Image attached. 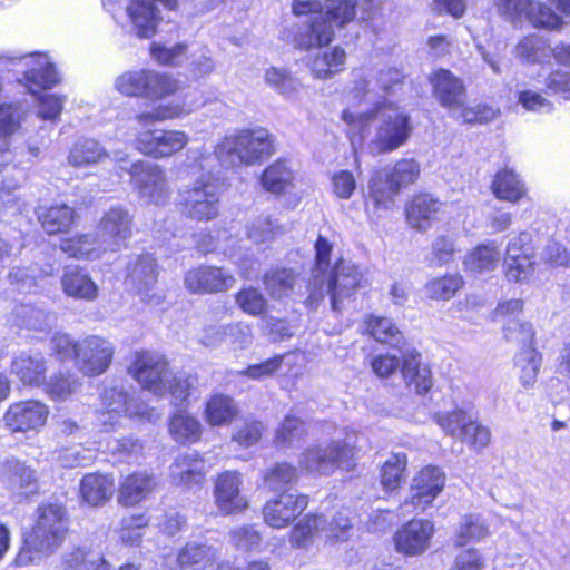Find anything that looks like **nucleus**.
Here are the masks:
<instances>
[{"instance_id":"1","label":"nucleus","mask_w":570,"mask_h":570,"mask_svg":"<svg viewBox=\"0 0 570 570\" xmlns=\"http://www.w3.org/2000/svg\"><path fill=\"white\" fill-rule=\"evenodd\" d=\"M343 119L360 132H363L370 121L375 124V134L371 139L370 147L376 154L396 150L406 142L412 131L410 117L386 101L379 102L373 110L362 112L356 117L353 114L344 112Z\"/></svg>"},{"instance_id":"2","label":"nucleus","mask_w":570,"mask_h":570,"mask_svg":"<svg viewBox=\"0 0 570 570\" xmlns=\"http://www.w3.org/2000/svg\"><path fill=\"white\" fill-rule=\"evenodd\" d=\"M432 92L439 104L448 109L451 117L464 124L488 122L497 112L494 109L478 105L465 106L466 89L461 78L454 76L450 70L439 69L430 76Z\"/></svg>"},{"instance_id":"3","label":"nucleus","mask_w":570,"mask_h":570,"mask_svg":"<svg viewBox=\"0 0 570 570\" xmlns=\"http://www.w3.org/2000/svg\"><path fill=\"white\" fill-rule=\"evenodd\" d=\"M68 531L66 510L58 504H42L38 508L37 521L24 538L26 549H21L14 562L27 566L31 562L30 551L52 553L65 540Z\"/></svg>"},{"instance_id":"4","label":"nucleus","mask_w":570,"mask_h":570,"mask_svg":"<svg viewBox=\"0 0 570 570\" xmlns=\"http://www.w3.org/2000/svg\"><path fill=\"white\" fill-rule=\"evenodd\" d=\"M272 154L271 135L265 128L242 130L227 136L215 148V157L226 168L252 166Z\"/></svg>"},{"instance_id":"5","label":"nucleus","mask_w":570,"mask_h":570,"mask_svg":"<svg viewBox=\"0 0 570 570\" xmlns=\"http://www.w3.org/2000/svg\"><path fill=\"white\" fill-rule=\"evenodd\" d=\"M419 175L420 165L414 159H400L392 168L376 171L368 183L367 210L381 217L394 206L401 189L413 184Z\"/></svg>"},{"instance_id":"6","label":"nucleus","mask_w":570,"mask_h":570,"mask_svg":"<svg viewBox=\"0 0 570 570\" xmlns=\"http://www.w3.org/2000/svg\"><path fill=\"white\" fill-rule=\"evenodd\" d=\"M355 454V444L351 438H346L306 449L299 456V465L308 473L330 475L337 469L351 468Z\"/></svg>"},{"instance_id":"7","label":"nucleus","mask_w":570,"mask_h":570,"mask_svg":"<svg viewBox=\"0 0 570 570\" xmlns=\"http://www.w3.org/2000/svg\"><path fill=\"white\" fill-rule=\"evenodd\" d=\"M181 213L195 220H210L218 215L219 187L209 174H203L178 195Z\"/></svg>"},{"instance_id":"8","label":"nucleus","mask_w":570,"mask_h":570,"mask_svg":"<svg viewBox=\"0 0 570 570\" xmlns=\"http://www.w3.org/2000/svg\"><path fill=\"white\" fill-rule=\"evenodd\" d=\"M365 278L360 268L350 261L340 259L335 263L330 274L325 275L326 292L331 296L333 311H341L345 299L353 293L364 287Z\"/></svg>"},{"instance_id":"9","label":"nucleus","mask_w":570,"mask_h":570,"mask_svg":"<svg viewBox=\"0 0 570 570\" xmlns=\"http://www.w3.org/2000/svg\"><path fill=\"white\" fill-rule=\"evenodd\" d=\"M439 425L452 438L466 442L471 448L480 451L487 448L491 440V432L488 428L479 424L463 410L438 416Z\"/></svg>"},{"instance_id":"10","label":"nucleus","mask_w":570,"mask_h":570,"mask_svg":"<svg viewBox=\"0 0 570 570\" xmlns=\"http://www.w3.org/2000/svg\"><path fill=\"white\" fill-rule=\"evenodd\" d=\"M128 173L139 196L149 203L163 205L169 198V187L165 170L150 161L131 164Z\"/></svg>"},{"instance_id":"11","label":"nucleus","mask_w":570,"mask_h":570,"mask_svg":"<svg viewBox=\"0 0 570 570\" xmlns=\"http://www.w3.org/2000/svg\"><path fill=\"white\" fill-rule=\"evenodd\" d=\"M168 364L165 357L158 353L139 352L129 372L142 389L156 395H164L167 392Z\"/></svg>"},{"instance_id":"12","label":"nucleus","mask_w":570,"mask_h":570,"mask_svg":"<svg viewBox=\"0 0 570 570\" xmlns=\"http://www.w3.org/2000/svg\"><path fill=\"white\" fill-rule=\"evenodd\" d=\"M435 533L434 523L425 519H412L393 535L395 550L406 557H420L431 547Z\"/></svg>"},{"instance_id":"13","label":"nucleus","mask_w":570,"mask_h":570,"mask_svg":"<svg viewBox=\"0 0 570 570\" xmlns=\"http://www.w3.org/2000/svg\"><path fill=\"white\" fill-rule=\"evenodd\" d=\"M114 356V346L98 335H89L78 345L76 366L85 375L97 376L109 367Z\"/></svg>"},{"instance_id":"14","label":"nucleus","mask_w":570,"mask_h":570,"mask_svg":"<svg viewBox=\"0 0 570 570\" xmlns=\"http://www.w3.org/2000/svg\"><path fill=\"white\" fill-rule=\"evenodd\" d=\"M534 252L529 243L528 234L512 238L503 259L504 274L510 282H527L534 272Z\"/></svg>"},{"instance_id":"15","label":"nucleus","mask_w":570,"mask_h":570,"mask_svg":"<svg viewBox=\"0 0 570 570\" xmlns=\"http://www.w3.org/2000/svg\"><path fill=\"white\" fill-rule=\"evenodd\" d=\"M444 484L445 474L440 468L433 465L423 468L412 480L410 495L405 500V504L425 511L441 493Z\"/></svg>"},{"instance_id":"16","label":"nucleus","mask_w":570,"mask_h":570,"mask_svg":"<svg viewBox=\"0 0 570 570\" xmlns=\"http://www.w3.org/2000/svg\"><path fill=\"white\" fill-rule=\"evenodd\" d=\"M184 284L193 294H215L228 291L234 277L222 267L200 265L187 271Z\"/></svg>"},{"instance_id":"17","label":"nucleus","mask_w":570,"mask_h":570,"mask_svg":"<svg viewBox=\"0 0 570 570\" xmlns=\"http://www.w3.org/2000/svg\"><path fill=\"white\" fill-rule=\"evenodd\" d=\"M308 497L296 492H283L266 502L263 514L265 522L276 529L291 524L307 507Z\"/></svg>"},{"instance_id":"18","label":"nucleus","mask_w":570,"mask_h":570,"mask_svg":"<svg viewBox=\"0 0 570 570\" xmlns=\"http://www.w3.org/2000/svg\"><path fill=\"white\" fill-rule=\"evenodd\" d=\"M188 136L178 130H147L137 138V149L155 158L169 157L188 144Z\"/></svg>"},{"instance_id":"19","label":"nucleus","mask_w":570,"mask_h":570,"mask_svg":"<svg viewBox=\"0 0 570 570\" xmlns=\"http://www.w3.org/2000/svg\"><path fill=\"white\" fill-rule=\"evenodd\" d=\"M336 28L323 11L313 13L297 27L294 46L301 50L321 49L332 42Z\"/></svg>"},{"instance_id":"20","label":"nucleus","mask_w":570,"mask_h":570,"mask_svg":"<svg viewBox=\"0 0 570 570\" xmlns=\"http://www.w3.org/2000/svg\"><path fill=\"white\" fill-rule=\"evenodd\" d=\"M132 217L129 212L121 207H111L107 210L99 220L97 230L101 236L105 246H108L109 252H116L131 236Z\"/></svg>"},{"instance_id":"21","label":"nucleus","mask_w":570,"mask_h":570,"mask_svg":"<svg viewBox=\"0 0 570 570\" xmlns=\"http://www.w3.org/2000/svg\"><path fill=\"white\" fill-rule=\"evenodd\" d=\"M102 409L114 412H124V415L129 417H139L153 420L157 419L158 414L147 404L130 396L128 391L118 385L105 386L101 394Z\"/></svg>"},{"instance_id":"22","label":"nucleus","mask_w":570,"mask_h":570,"mask_svg":"<svg viewBox=\"0 0 570 570\" xmlns=\"http://www.w3.org/2000/svg\"><path fill=\"white\" fill-rule=\"evenodd\" d=\"M48 413L45 404L29 400L10 405L4 414V421L12 431L26 432L42 426Z\"/></svg>"},{"instance_id":"23","label":"nucleus","mask_w":570,"mask_h":570,"mask_svg":"<svg viewBox=\"0 0 570 570\" xmlns=\"http://www.w3.org/2000/svg\"><path fill=\"white\" fill-rule=\"evenodd\" d=\"M242 476L235 471H225L215 482V502L220 512L232 514L243 511L247 502L240 495Z\"/></svg>"},{"instance_id":"24","label":"nucleus","mask_w":570,"mask_h":570,"mask_svg":"<svg viewBox=\"0 0 570 570\" xmlns=\"http://www.w3.org/2000/svg\"><path fill=\"white\" fill-rule=\"evenodd\" d=\"M126 10L137 37L149 39L156 35L163 17L153 0H131Z\"/></svg>"},{"instance_id":"25","label":"nucleus","mask_w":570,"mask_h":570,"mask_svg":"<svg viewBox=\"0 0 570 570\" xmlns=\"http://www.w3.org/2000/svg\"><path fill=\"white\" fill-rule=\"evenodd\" d=\"M332 244L320 236L315 243V268L309 281V295L306 298V305L314 308L324 298L325 272L330 265V255Z\"/></svg>"},{"instance_id":"26","label":"nucleus","mask_w":570,"mask_h":570,"mask_svg":"<svg viewBox=\"0 0 570 570\" xmlns=\"http://www.w3.org/2000/svg\"><path fill=\"white\" fill-rule=\"evenodd\" d=\"M79 492L81 499L89 505H104L115 492L114 478L110 474L88 473L80 481Z\"/></svg>"},{"instance_id":"27","label":"nucleus","mask_w":570,"mask_h":570,"mask_svg":"<svg viewBox=\"0 0 570 570\" xmlns=\"http://www.w3.org/2000/svg\"><path fill=\"white\" fill-rule=\"evenodd\" d=\"M205 474V463L195 452L178 455L170 466L173 482L186 488L202 484Z\"/></svg>"},{"instance_id":"28","label":"nucleus","mask_w":570,"mask_h":570,"mask_svg":"<svg viewBox=\"0 0 570 570\" xmlns=\"http://www.w3.org/2000/svg\"><path fill=\"white\" fill-rule=\"evenodd\" d=\"M442 204L430 194H419L406 206L409 225L417 230H426L436 218Z\"/></svg>"},{"instance_id":"29","label":"nucleus","mask_w":570,"mask_h":570,"mask_svg":"<svg viewBox=\"0 0 570 570\" xmlns=\"http://www.w3.org/2000/svg\"><path fill=\"white\" fill-rule=\"evenodd\" d=\"M346 61L345 50L341 47L322 49L311 56L307 67L317 79H330L344 69Z\"/></svg>"},{"instance_id":"30","label":"nucleus","mask_w":570,"mask_h":570,"mask_svg":"<svg viewBox=\"0 0 570 570\" xmlns=\"http://www.w3.org/2000/svg\"><path fill=\"white\" fill-rule=\"evenodd\" d=\"M63 293L73 298L95 301L98 297V286L85 269L78 266L66 267L61 277Z\"/></svg>"},{"instance_id":"31","label":"nucleus","mask_w":570,"mask_h":570,"mask_svg":"<svg viewBox=\"0 0 570 570\" xmlns=\"http://www.w3.org/2000/svg\"><path fill=\"white\" fill-rule=\"evenodd\" d=\"M105 245L98 230H96V233L76 235L72 238L62 239L60 249L70 257L97 259L109 250L108 246Z\"/></svg>"},{"instance_id":"32","label":"nucleus","mask_w":570,"mask_h":570,"mask_svg":"<svg viewBox=\"0 0 570 570\" xmlns=\"http://www.w3.org/2000/svg\"><path fill=\"white\" fill-rule=\"evenodd\" d=\"M157 282L156 261L150 255H140L127 267L126 284L139 293L147 292Z\"/></svg>"},{"instance_id":"33","label":"nucleus","mask_w":570,"mask_h":570,"mask_svg":"<svg viewBox=\"0 0 570 570\" xmlns=\"http://www.w3.org/2000/svg\"><path fill=\"white\" fill-rule=\"evenodd\" d=\"M402 375L407 385H414L417 393H425L432 386L431 370L421 364V354L415 350L403 354Z\"/></svg>"},{"instance_id":"34","label":"nucleus","mask_w":570,"mask_h":570,"mask_svg":"<svg viewBox=\"0 0 570 570\" xmlns=\"http://www.w3.org/2000/svg\"><path fill=\"white\" fill-rule=\"evenodd\" d=\"M298 282V275L292 268L274 267L263 276L264 288L273 299L288 297Z\"/></svg>"},{"instance_id":"35","label":"nucleus","mask_w":570,"mask_h":570,"mask_svg":"<svg viewBox=\"0 0 570 570\" xmlns=\"http://www.w3.org/2000/svg\"><path fill=\"white\" fill-rule=\"evenodd\" d=\"M11 366L24 385L39 386L45 382L47 366L41 354H21L12 361Z\"/></svg>"},{"instance_id":"36","label":"nucleus","mask_w":570,"mask_h":570,"mask_svg":"<svg viewBox=\"0 0 570 570\" xmlns=\"http://www.w3.org/2000/svg\"><path fill=\"white\" fill-rule=\"evenodd\" d=\"M4 478L12 491L20 494L33 493L37 490L35 471L24 463L8 459L3 464Z\"/></svg>"},{"instance_id":"37","label":"nucleus","mask_w":570,"mask_h":570,"mask_svg":"<svg viewBox=\"0 0 570 570\" xmlns=\"http://www.w3.org/2000/svg\"><path fill=\"white\" fill-rule=\"evenodd\" d=\"M13 317L18 326L39 332L50 330L56 322V316L49 311L27 303L14 308Z\"/></svg>"},{"instance_id":"38","label":"nucleus","mask_w":570,"mask_h":570,"mask_svg":"<svg viewBox=\"0 0 570 570\" xmlns=\"http://www.w3.org/2000/svg\"><path fill=\"white\" fill-rule=\"evenodd\" d=\"M154 485L153 478L147 474H130L120 484L118 502L125 507H132L142 501L151 492Z\"/></svg>"},{"instance_id":"39","label":"nucleus","mask_w":570,"mask_h":570,"mask_svg":"<svg viewBox=\"0 0 570 570\" xmlns=\"http://www.w3.org/2000/svg\"><path fill=\"white\" fill-rule=\"evenodd\" d=\"M489 525L479 514H465L461 518L453 544L463 548L470 543L480 542L489 535Z\"/></svg>"},{"instance_id":"40","label":"nucleus","mask_w":570,"mask_h":570,"mask_svg":"<svg viewBox=\"0 0 570 570\" xmlns=\"http://www.w3.org/2000/svg\"><path fill=\"white\" fill-rule=\"evenodd\" d=\"M402 80V75L396 69H384L376 73H371L356 82V90L364 96L373 94V96L382 97L389 92L393 86L399 85Z\"/></svg>"},{"instance_id":"41","label":"nucleus","mask_w":570,"mask_h":570,"mask_svg":"<svg viewBox=\"0 0 570 570\" xmlns=\"http://www.w3.org/2000/svg\"><path fill=\"white\" fill-rule=\"evenodd\" d=\"M541 355L534 347L520 350L514 356L519 382L523 389H533L541 367Z\"/></svg>"},{"instance_id":"42","label":"nucleus","mask_w":570,"mask_h":570,"mask_svg":"<svg viewBox=\"0 0 570 570\" xmlns=\"http://www.w3.org/2000/svg\"><path fill=\"white\" fill-rule=\"evenodd\" d=\"M106 149L95 139H79L70 148L68 164L73 167H86L107 158Z\"/></svg>"},{"instance_id":"43","label":"nucleus","mask_w":570,"mask_h":570,"mask_svg":"<svg viewBox=\"0 0 570 570\" xmlns=\"http://www.w3.org/2000/svg\"><path fill=\"white\" fill-rule=\"evenodd\" d=\"M407 455L392 453L383 463L380 472L381 485L385 491L397 490L406 479Z\"/></svg>"},{"instance_id":"44","label":"nucleus","mask_w":570,"mask_h":570,"mask_svg":"<svg viewBox=\"0 0 570 570\" xmlns=\"http://www.w3.org/2000/svg\"><path fill=\"white\" fill-rule=\"evenodd\" d=\"M39 222L47 234L55 235L68 230L75 219L73 208L61 204L39 213Z\"/></svg>"},{"instance_id":"45","label":"nucleus","mask_w":570,"mask_h":570,"mask_svg":"<svg viewBox=\"0 0 570 570\" xmlns=\"http://www.w3.org/2000/svg\"><path fill=\"white\" fill-rule=\"evenodd\" d=\"M501 258L498 246L491 242L475 247L464 261L465 267L473 273H484L493 271Z\"/></svg>"},{"instance_id":"46","label":"nucleus","mask_w":570,"mask_h":570,"mask_svg":"<svg viewBox=\"0 0 570 570\" xmlns=\"http://www.w3.org/2000/svg\"><path fill=\"white\" fill-rule=\"evenodd\" d=\"M492 191L498 198L513 203L523 197L525 193L523 183L510 169L497 173L492 183Z\"/></svg>"},{"instance_id":"47","label":"nucleus","mask_w":570,"mask_h":570,"mask_svg":"<svg viewBox=\"0 0 570 570\" xmlns=\"http://www.w3.org/2000/svg\"><path fill=\"white\" fill-rule=\"evenodd\" d=\"M366 330L380 343L397 347L403 342L402 332L387 317L371 315L366 320Z\"/></svg>"},{"instance_id":"48","label":"nucleus","mask_w":570,"mask_h":570,"mask_svg":"<svg viewBox=\"0 0 570 570\" xmlns=\"http://www.w3.org/2000/svg\"><path fill=\"white\" fill-rule=\"evenodd\" d=\"M49 269H43L37 265L22 267H12L8 274L11 285H14L19 292L33 293L39 287L40 279L50 275Z\"/></svg>"},{"instance_id":"49","label":"nucleus","mask_w":570,"mask_h":570,"mask_svg":"<svg viewBox=\"0 0 570 570\" xmlns=\"http://www.w3.org/2000/svg\"><path fill=\"white\" fill-rule=\"evenodd\" d=\"M265 82L286 99H294L301 90V82L283 68L269 67L265 71Z\"/></svg>"},{"instance_id":"50","label":"nucleus","mask_w":570,"mask_h":570,"mask_svg":"<svg viewBox=\"0 0 570 570\" xmlns=\"http://www.w3.org/2000/svg\"><path fill=\"white\" fill-rule=\"evenodd\" d=\"M293 173L284 161H275L261 176L263 188L272 194H282L292 185Z\"/></svg>"},{"instance_id":"51","label":"nucleus","mask_w":570,"mask_h":570,"mask_svg":"<svg viewBox=\"0 0 570 570\" xmlns=\"http://www.w3.org/2000/svg\"><path fill=\"white\" fill-rule=\"evenodd\" d=\"M514 53L522 61L539 63L550 56V47L542 37L530 35L518 42Z\"/></svg>"},{"instance_id":"52","label":"nucleus","mask_w":570,"mask_h":570,"mask_svg":"<svg viewBox=\"0 0 570 570\" xmlns=\"http://www.w3.org/2000/svg\"><path fill=\"white\" fill-rule=\"evenodd\" d=\"M169 433L179 443L195 442L200 438L199 421L186 413H176L169 423Z\"/></svg>"},{"instance_id":"53","label":"nucleus","mask_w":570,"mask_h":570,"mask_svg":"<svg viewBox=\"0 0 570 570\" xmlns=\"http://www.w3.org/2000/svg\"><path fill=\"white\" fill-rule=\"evenodd\" d=\"M462 286L463 279L459 274H446L429 281L424 291L431 299L449 301Z\"/></svg>"},{"instance_id":"54","label":"nucleus","mask_w":570,"mask_h":570,"mask_svg":"<svg viewBox=\"0 0 570 570\" xmlns=\"http://www.w3.org/2000/svg\"><path fill=\"white\" fill-rule=\"evenodd\" d=\"M32 59H36V66L26 72L28 82L40 89L50 88L59 82L58 72L47 56L38 55Z\"/></svg>"},{"instance_id":"55","label":"nucleus","mask_w":570,"mask_h":570,"mask_svg":"<svg viewBox=\"0 0 570 570\" xmlns=\"http://www.w3.org/2000/svg\"><path fill=\"white\" fill-rule=\"evenodd\" d=\"M236 413V405L229 396L214 395L207 403L206 416L210 425L228 424Z\"/></svg>"},{"instance_id":"56","label":"nucleus","mask_w":570,"mask_h":570,"mask_svg":"<svg viewBox=\"0 0 570 570\" xmlns=\"http://www.w3.org/2000/svg\"><path fill=\"white\" fill-rule=\"evenodd\" d=\"M214 560V552L210 547L197 542L187 543L178 553L177 562L181 568L197 567L205 568Z\"/></svg>"},{"instance_id":"57","label":"nucleus","mask_w":570,"mask_h":570,"mask_svg":"<svg viewBox=\"0 0 570 570\" xmlns=\"http://www.w3.org/2000/svg\"><path fill=\"white\" fill-rule=\"evenodd\" d=\"M325 524L326 519L323 515H306L293 528L291 543L295 547H304L313 535L326 531Z\"/></svg>"},{"instance_id":"58","label":"nucleus","mask_w":570,"mask_h":570,"mask_svg":"<svg viewBox=\"0 0 570 570\" xmlns=\"http://www.w3.org/2000/svg\"><path fill=\"white\" fill-rule=\"evenodd\" d=\"M298 472L295 465L287 462H278L268 468L264 474V483L271 490L277 491L296 482Z\"/></svg>"},{"instance_id":"59","label":"nucleus","mask_w":570,"mask_h":570,"mask_svg":"<svg viewBox=\"0 0 570 570\" xmlns=\"http://www.w3.org/2000/svg\"><path fill=\"white\" fill-rule=\"evenodd\" d=\"M503 333L508 342L519 345L521 350L534 347L535 333L528 322H521L518 318L508 320L503 326Z\"/></svg>"},{"instance_id":"60","label":"nucleus","mask_w":570,"mask_h":570,"mask_svg":"<svg viewBox=\"0 0 570 570\" xmlns=\"http://www.w3.org/2000/svg\"><path fill=\"white\" fill-rule=\"evenodd\" d=\"M307 433L306 423L294 415H287L275 433V443L278 446H289L302 440Z\"/></svg>"},{"instance_id":"61","label":"nucleus","mask_w":570,"mask_h":570,"mask_svg":"<svg viewBox=\"0 0 570 570\" xmlns=\"http://www.w3.org/2000/svg\"><path fill=\"white\" fill-rule=\"evenodd\" d=\"M178 88L177 81L170 76L146 70L145 97L161 99L174 94Z\"/></svg>"},{"instance_id":"62","label":"nucleus","mask_w":570,"mask_h":570,"mask_svg":"<svg viewBox=\"0 0 570 570\" xmlns=\"http://www.w3.org/2000/svg\"><path fill=\"white\" fill-rule=\"evenodd\" d=\"M357 0H326V11L323 14L328 16L337 28H344L352 22L356 16Z\"/></svg>"},{"instance_id":"63","label":"nucleus","mask_w":570,"mask_h":570,"mask_svg":"<svg viewBox=\"0 0 570 570\" xmlns=\"http://www.w3.org/2000/svg\"><path fill=\"white\" fill-rule=\"evenodd\" d=\"M455 255L454 239L440 235L431 244V253L426 257L430 266H443L451 263Z\"/></svg>"},{"instance_id":"64","label":"nucleus","mask_w":570,"mask_h":570,"mask_svg":"<svg viewBox=\"0 0 570 570\" xmlns=\"http://www.w3.org/2000/svg\"><path fill=\"white\" fill-rule=\"evenodd\" d=\"M237 305L247 314L253 316L262 315L267 307V301L259 289L246 287L236 295Z\"/></svg>"}]
</instances>
